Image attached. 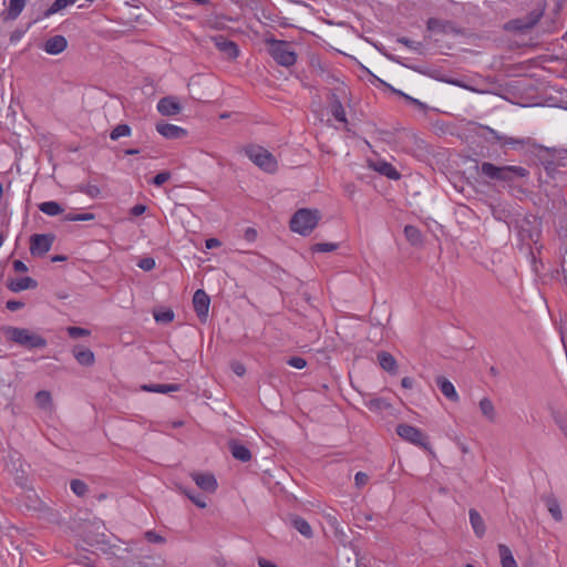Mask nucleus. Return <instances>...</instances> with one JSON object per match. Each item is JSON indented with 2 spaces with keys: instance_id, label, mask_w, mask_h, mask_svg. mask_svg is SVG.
Returning <instances> with one entry per match:
<instances>
[{
  "instance_id": "1",
  "label": "nucleus",
  "mask_w": 567,
  "mask_h": 567,
  "mask_svg": "<svg viewBox=\"0 0 567 567\" xmlns=\"http://www.w3.org/2000/svg\"><path fill=\"white\" fill-rule=\"evenodd\" d=\"M477 168L478 174L485 178L486 183H498L511 190L516 188L519 181L529 177V171L523 166L495 165L491 162H483Z\"/></svg>"
},
{
  "instance_id": "2",
  "label": "nucleus",
  "mask_w": 567,
  "mask_h": 567,
  "mask_svg": "<svg viewBox=\"0 0 567 567\" xmlns=\"http://www.w3.org/2000/svg\"><path fill=\"white\" fill-rule=\"evenodd\" d=\"M6 339L27 349H40L47 346V340L27 328L4 327L2 329Z\"/></svg>"
},
{
  "instance_id": "3",
  "label": "nucleus",
  "mask_w": 567,
  "mask_h": 567,
  "mask_svg": "<svg viewBox=\"0 0 567 567\" xmlns=\"http://www.w3.org/2000/svg\"><path fill=\"white\" fill-rule=\"evenodd\" d=\"M321 218L318 209L300 208L290 219V229L301 236H308Z\"/></svg>"
},
{
  "instance_id": "4",
  "label": "nucleus",
  "mask_w": 567,
  "mask_h": 567,
  "mask_svg": "<svg viewBox=\"0 0 567 567\" xmlns=\"http://www.w3.org/2000/svg\"><path fill=\"white\" fill-rule=\"evenodd\" d=\"M266 43L269 54L279 65L289 68L296 63L297 53L292 49L291 43L274 38L267 39Z\"/></svg>"
},
{
  "instance_id": "5",
  "label": "nucleus",
  "mask_w": 567,
  "mask_h": 567,
  "mask_svg": "<svg viewBox=\"0 0 567 567\" xmlns=\"http://www.w3.org/2000/svg\"><path fill=\"white\" fill-rule=\"evenodd\" d=\"M245 155L260 169L266 173H275L278 169V162L276 157L260 145H247L244 148Z\"/></svg>"
},
{
  "instance_id": "6",
  "label": "nucleus",
  "mask_w": 567,
  "mask_h": 567,
  "mask_svg": "<svg viewBox=\"0 0 567 567\" xmlns=\"http://www.w3.org/2000/svg\"><path fill=\"white\" fill-rule=\"evenodd\" d=\"M395 432L402 440L433 454L429 437L422 430L406 423H400L396 425Z\"/></svg>"
},
{
  "instance_id": "7",
  "label": "nucleus",
  "mask_w": 567,
  "mask_h": 567,
  "mask_svg": "<svg viewBox=\"0 0 567 567\" xmlns=\"http://www.w3.org/2000/svg\"><path fill=\"white\" fill-rule=\"evenodd\" d=\"M544 14L543 9H533L525 17L513 19L508 21L505 25L506 30L516 31V32H527L533 29L542 19Z\"/></svg>"
},
{
  "instance_id": "8",
  "label": "nucleus",
  "mask_w": 567,
  "mask_h": 567,
  "mask_svg": "<svg viewBox=\"0 0 567 567\" xmlns=\"http://www.w3.org/2000/svg\"><path fill=\"white\" fill-rule=\"evenodd\" d=\"M55 240L54 234H34L30 237V252L32 256L47 254Z\"/></svg>"
},
{
  "instance_id": "9",
  "label": "nucleus",
  "mask_w": 567,
  "mask_h": 567,
  "mask_svg": "<svg viewBox=\"0 0 567 567\" xmlns=\"http://www.w3.org/2000/svg\"><path fill=\"white\" fill-rule=\"evenodd\" d=\"M210 305L209 296L203 290L198 289L193 296V307L197 317L202 322H206Z\"/></svg>"
},
{
  "instance_id": "10",
  "label": "nucleus",
  "mask_w": 567,
  "mask_h": 567,
  "mask_svg": "<svg viewBox=\"0 0 567 567\" xmlns=\"http://www.w3.org/2000/svg\"><path fill=\"white\" fill-rule=\"evenodd\" d=\"M215 47L228 59L235 60L239 55V48L236 42L228 40L224 35H214L210 38Z\"/></svg>"
},
{
  "instance_id": "11",
  "label": "nucleus",
  "mask_w": 567,
  "mask_h": 567,
  "mask_svg": "<svg viewBox=\"0 0 567 567\" xmlns=\"http://www.w3.org/2000/svg\"><path fill=\"white\" fill-rule=\"evenodd\" d=\"M426 29L430 32L441 34L460 33V30L455 27V24L452 21L441 20L437 18H430L426 21Z\"/></svg>"
},
{
  "instance_id": "12",
  "label": "nucleus",
  "mask_w": 567,
  "mask_h": 567,
  "mask_svg": "<svg viewBox=\"0 0 567 567\" xmlns=\"http://www.w3.org/2000/svg\"><path fill=\"white\" fill-rule=\"evenodd\" d=\"M157 111L164 116L177 115L182 111V105L175 96H164L157 103Z\"/></svg>"
},
{
  "instance_id": "13",
  "label": "nucleus",
  "mask_w": 567,
  "mask_h": 567,
  "mask_svg": "<svg viewBox=\"0 0 567 567\" xmlns=\"http://www.w3.org/2000/svg\"><path fill=\"white\" fill-rule=\"evenodd\" d=\"M192 478L200 489L207 493H214L217 489V480L212 473H192Z\"/></svg>"
},
{
  "instance_id": "14",
  "label": "nucleus",
  "mask_w": 567,
  "mask_h": 567,
  "mask_svg": "<svg viewBox=\"0 0 567 567\" xmlns=\"http://www.w3.org/2000/svg\"><path fill=\"white\" fill-rule=\"evenodd\" d=\"M156 131L164 137L169 140L183 138L187 135V131L181 126L159 122L156 124Z\"/></svg>"
},
{
  "instance_id": "15",
  "label": "nucleus",
  "mask_w": 567,
  "mask_h": 567,
  "mask_svg": "<svg viewBox=\"0 0 567 567\" xmlns=\"http://www.w3.org/2000/svg\"><path fill=\"white\" fill-rule=\"evenodd\" d=\"M68 48V40L64 35L58 34L49 38L42 45V49L51 55L62 53Z\"/></svg>"
},
{
  "instance_id": "16",
  "label": "nucleus",
  "mask_w": 567,
  "mask_h": 567,
  "mask_svg": "<svg viewBox=\"0 0 567 567\" xmlns=\"http://www.w3.org/2000/svg\"><path fill=\"white\" fill-rule=\"evenodd\" d=\"M228 449L233 457L240 462H248L251 460L250 450L238 440H230L228 442Z\"/></svg>"
},
{
  "instance_id": "17",
  "label": "nucleus",
  "mask_w": 567,
  "mask_h": 567,
  "mask_svg": "<svg viewBox=\"0 0 567 567\" xmlns=\"http://www.w3.org/2000/svg\"><path fill=\"white\" fill-rule=\"evenodd\" d=\"M540 499L545 504V506L547 507V509L550 513L551 517L556 522H561L563 520V513H561V509H560V504H559L558 499L556 498V496L553 493L544 494V495L540 496Z\"/></svg>"
},
{
  "instance_id": "18",
  "label": "nucleus",
  "mask_w": 567,
  "mask_h": 567,
  "mask_svg": "<svg viewBox=\"0 0 567 567\" xmlns=\"http://www.w3.org/2000/svg\"><path fill=\"white\" fill-rule=\"evenodd\" d=\"M329 100H330V112L332 116L336 118V121L340 123H348L344 107L339 99V96L334 92L329 93Z\"/></svg>"
},
{
  "instance_id": "19",
  "label": "nucleus",
  "mask_w": 567,
  "mask_h": 567,
  "mask_svg": "<svg viewBox=\"0 0 567 567\" xmlns=\"http://www.w3.org/2000/svg\"><path fill=\"white\" fill-rule=\"evenodd\" d=\"M72 353L79 364L83 367H91L95 362V357L92 350L82 346H75Z\"/></svg>"
},
{
  "instance_id": "20",
  "label": "nucleus",
  "mask_w": 567,
  "mask_h": 567,
  "mask_svg": "<svg viewBox=\"0 0 567 567\" xmlns=\"http://www.w3.org/2000/svg\"><path fill=\"white\" fill-rule=\"evenodd\" d=\"M502 147L504 146H511L514 150L524 148V147H540L536 144V142L532 137H524V138H515L505 136L501 143Z\"/></svg>"
},
{
  "instance_id": "21",
  "label": "nucleus",
  "mask_w": 567,
  "mask_h": 567,
  "mask_svg": "<svg viewBox=\"0 0 567 567\" xmlns=\"http://www.w3.org/2000/svg\"><path fill=\"white\" fill-rule=\"evenodd\" d=\"M7 286L11 291L20 292L27 289H35L38 287V282L31 277H22L12 279Z\"/></svg>"
},
{
  "instance_id": "22",
  "label": "nucleus",
  "mask_w": 567,
  "mask_h": 567,
  "mask_svg": "<svg viewBox=\"0 0 567 567\" xmlns=\"http://www.w3.org/2000/svg\"><path fill=\"white\" fill-rule=\"evenodd\" d=\"M373 168L375 172L390 179L398 181L401 178L399 171L389 162L379 161L373 164Z\"/></svg>"
},
{
  "instance_id": "23",
  "label": "nucleus",
  "mask_w": 567,
  "mask_h": 567,
  "mask_svg": "<svg viewBox=\"0 0 567 567\" xmlns=\"http://www.w3.org/2000/svg\"><path fill=\"white\" fill-rule=\"evenodd\" d=\"M468 516H470V523L474 530V534L478 538H482L486 533V526H485V522H484L483 517L475 508H471L468 511Z\"/></svg>"
},
{
  "instance_id": "24",
  "label": "nucleus",
  "mask_w": 567,
  "mask_h": 567,
  "mask_svg": "<svg viewBox=\"0 0 567 567\" xmlns=\"http://www.w3.org/2000/svg\"><path fill=\"white\" fill-rule=\"evenodd\" d=\"M378 360H379V363L381 365V368L391 373V374H395L396 371H398V363H396V360L394 359V357L386 352V351H381L380 353H378Z\"/></svg>"
},
{
  "instance_id": "25",
  "label": "nucleus",
  "mask_w": 567,
  "mask_h": 567,
  "mask_svg": "<svg viewBox=\"0 0 567 567\" xmlns=\"http://www.w3.org/2000/svg\"><path fill=\"white\" fill-rule=\"evenodd\" d=\"M436 384L440 388L441 392L451 401L456 402L458 400V394L452 384L446 378L439 377L436 379Z\"/></svg>"
},
{
  "instance_id": "26",
  "label": "nucleus",
  "mask_w": 567,
  "mask_h": 567,
  "mask_svg": "<svg viewBox=\"0 0 567 567\" xmlns=\"http://www.w3.org/2000/svg\"><path fill=\"white\" fill-rule=\"evenodd\" d=\"M290 523H291V526L295 529H297L302 536H305L307 538L312 537V534H313L312 528L305 518H302L298 515H292L290 517Z\"/></svg>"
},
{
  "instance_id": "27",
  "label": "nucleus",
  "mask_w": 567,
  "mask_h": 567,
  "mask_svg": "<svg viewBox=\"0 0 567 567\" xmlns=\"http://www.w3.org/2000/svg\"><path fill=\"white\" fill-rule=\"evenodd\" d=\"M182 388L178 383H171V384H145L142 386V390L147 392H155V393H162L166 394L169 392H177Z\"/></svg>"
},
{
  "instance_id": "28",
  "label": "nucleus",
  "mask_w": 567,
  "mask_h": 567,
  "mask_svg": "<svg viewBox=\"0 0 567 567\" xmlns=\"http://www.w3.org/2000/svg\"><path fill=\"white\" fill-rule=\"evenodd\" d=\"M497 549L501 557L502 567H518L508 546H506L505 544H499L497 546Z\"/></svg>"
},
{
  "instance_id": "29",
  "label": "nucleus",
  "mask_w": 567,
  "mask_h": 567,
  "mask_svg": "<svg viewBox=\"0 0 567 567\" xmlns=\"http://www.w3.org/2000/svg\"><path fill=\"white\" fill-rule=\"evenodd\" d=\"M478 405L484 417L491 423H494L496 421V411L492 400L488 398H483Z\"/></svg>"
},
{
  "instance_id": "30",
  "label": "nucleus",
  "mask_w": 567,
  "mask_h": 567,
  "mask_svg": "<svg viewBox=\"0 0 567 567\" xmlns=\"http://www.w3.org/2000/svg\"><path fill=\"white\" fill-rule=\"evenodd\" d=\"M480 130H481L480 136L482 138H484L487 143L501 144L504 138V135L499 134L497 131H495L494 128H492L487 125H480Z\"/></svg>"
},
{
  "instance_id": "31",
  "label": "nucleus",
  "mask_w": 567,
  "mask_h": 567,
  "mask_svg": "<svg viewBox=\"0 0 567 567\" xmlns=\"http://www.w3.org/2000/svg\"><path fill=\"white\" fill-rule=\"evenodd\" d=\"M27 0H10L7 8V19L16 20L25 7Z\"/></svg>"
},
{
  "instance_id": "32",
  "label": "nucleus",
  "mask_w": 567,
  "mask_h": 567,
  "mask_svg": "<svg viewBox=\"0 0 567 567\" xmlns=\"http://www.w3.org/2000/svg\"><path fill=\"white\" fill-rule=\"evenodd\" d=\"M365 406L373 412L381 413L392 408V404L384 398H373L365 402Z\"/></svg>"
},
{
  "instance_id": "33",
  "label": "nucleus",
  "mask_w": 567,
  "mask_h": 567,
  "mask_svg": "<svg viewBox=\"0 0 567 567\" xmlns=\"http://www.w3.org/2000/svg\"><path fill=\"white\" fill-rule=\"evenodd\" d=\"M35 403L42 410L52 409V396L49 391L41 390L35 393Z\"/></svg>"
},
{
  "instance_id": "34",
  "label": "nucleus",
  "mask_w": 567,
  "mask_h": 567,
  "mask_svg": "<svg viewBox=\"0 0 567 567\" xmlns=\"http://www.w3.org/2000/svg\"><path fill=\"white\" fill-rule=\"evenodd\" d=\"M39 209L48 216H56L63 213L62 206L56 202H43L39 205Z\"/></svg>"
},
{
  "instance_id": "35",
  "label": "nucleus",
  "mask_w": 567,
  "mask_h": 567,
  "mask_svg": "<svg viewBox=\"0 0 567 567\" xmlns=\"http://www.w3.org/2000/svg\"><path fill=\"white\" fill-rule=\"evenodd\" d=\"M76 0H55L44 12H43V18H49L51 17L52 14L63 10L64 8H66L68 6H71L75 2Z\"/></svg>"
},
{
  "instance_id": "36",
  "label": "nucleus",
  "mask_w": 567,
  "mask_h": 567,
  "mask_svg": "<svg viewBox=\"0 0 567 567\" xmlns=\"http://www.w3.org/2000/svg\"><path fill=\"white\" fill-rule=\"evenodd\" d=\"M404 235L406 239L413 245H417L422 241V234L420 229L413 225H406L404 227Z\"/></svg>"
},
{
  "instance_id": "37",
  "label": "nucleus",
  "mask_w": 567,
  "mask_h": 567,
  "mask_svg": "<svg viewBox=\"0 0 567 567\" xmlns=\"http://www.w3.org/2000/svg\"><path fill=\"white\" fill-rule=\"evenodd\" d=\"M396 41L399 43L405 45L410 50L416 52L417 54H423L424 53V45H423L422 42L411 40V39H409L406 37H400V38L396 39Z\"/></svg>"
},
{
  "instance_id": "38",
  "label": "nucleus",
  "mask_w": 567,
  "mask_h": 567,
  "mask_svg": "<svg viewBox=\"0 0 567 567\" xmlns=\"http://www.w3.org/2000/svg\"><path fill=\"white\" fill-rule=\"evenodd\" d=\"M132 133V130L130 125L127 124H118L116 125L110 133V138L112 141H116L120 137L130 136Z\"/></svg>"
},
{
  "instance_id": "39",
  "label": "nucleus",
  "mask_w": 567,
  "mask_h": 567,
  "mask_svg": "<svg viewBox=\"0 0 567 567\" xmlns=\"http://www.w3.org/2000/svg\"><path fill=\"white\" fill-rule=\"evenodd\" d=\"M70 487L75 495L81 497L89 491L86 483L78 478L71 481Z\"/></svg>"
},
{
  "instance_id": "40",
  "label": "nucleus",
  "mask_w": 567,
  "mask_h": 567,
  "mask_svg": "<svg viewBox=\"0 0 567 567\" xmlns=\"http://www.w3.org/2000/svg\"><path fill=\"white\" fill-rule=\"evenodd\" d=\"M154 319L159 323H169L174 320V312L172 309L155 311Z\"/></svg>"
},
{
  "instance_id": "41",
  "label": "nucleus",
  "mask_w": 567,
  "mask_h": 567,
  "mask_svg": "<svg viewBox=\"0 0 567 567\" xmlns=\"http://www.w3.org/2000/svg\"><path fill=\"white\" fill-rule=\"evenodd\" d=\"M339 247L338 244L333 243H317L311 247L313 252H330Z\"/></svg>"
},
{
  "instance_id": "42",
  "label": "nucleus",
  "mask_w": 567,
  "mask_h": 567,
  "mask_svg": "<svg viewBox=\"0 0 567 567\" xmlns=\"http://www.w3.org/2000/svg\"><path fill=\"white\" fill-rule=\"evenodd\" d=\"M78 189H79V192L84 193L92 198L99 197V195L101 194L99 186L91 185V184L79 185Z\"/></svg>"
},
{
  "instance_id": "43",
  "label": "nucleus",
  "mask_w": 567,
  "mask_h": 567,
  "mask_svg": "<svg viewBox=\"0 0 567 567\" xmlns=\"http://www.w3.org/2000/svg\"><path fill=\"white\" fill-rule=\"evenodd\" d=\"M66 331H68V334L73 339H76L80 337H87L91 334L90 330H87L85 328H81V327H68Z\"/></svg>"
},
{
  "instance_id": "44",
  "label": "nucleus",
  "mask_w": 567,
  "mask_h": 567,
  "mask_svg": "<svg viewBox=\"0 0 567 567\" xmlns=\"http://www.w3.org/2000/svg\"><path fill=\"white\" fill-rule=\"evenodd\" d=\"M155 259L152 257H145L138 260L137 266L144 271H151L155 268Z\"/></svg>"
},
{
  "instance_id": "45",
  "label": "nucleus",
  "mask_w": 567,
  "mask_h": 567,
  "mask_svg": "<svg viewBox=\"0 0 567 567\" xmlns=\"http://www.w3.org/2000/svg\"><path fill=\"white\" fill-rule=\"evenodd\" d=\"M171 178V173L167 172V171H164V172H161L158 174H156L153 179H152V184L155 185V186H162L163 184H165L168 179Z\"/></svg>"
},
{
  "instance_id": "46",
  "label": "nucleus",
  "mask_w": 567,
  "mask_h": 567,
  "mask_svg": "<svg viewBox=\"0 0 567 567\" xmlns=\"http://www.w3.org/2000/svg\"><path fill=\"white\" fill-rule=\"evenodd\" d=\"M144 537L148 543H153V544H164L165 543V538L163 536L158 535L157 533H155L154 530L145 532Z\"/></svg>"
},
{
  "instance_id": "47",
  "label": "nucleus",
  "mask_w": 567,
  "mask_h": 567,
  "mask_svg": "<svg viewBox=\"0 0 567 567\" xmlns=\"http://www.w3.org/2000/svg\"><path fill=\"white\" fill-rule=\"evenodd\" d=\"M287 364L295 369H303L307 365V361L301 357H291L287 360Z\"/></svg>"
},
{
  "instance_id": "48",
  "label": "nucleus",
  "mask_w": 567,
  "mask_h": 567,
  "mask_svg": "<svg viewBox=\"0 0 567 567\" xmlns=\"http://www.w3.org/2000/svg\"><path fill=\"white\" fill-rule=\"evenodd\" d=\"M187 496L199 508H205L207 506L206 499L203 495H193L187 493Z\"/></svg>"
},
{
  "instance_id": "49",
  "label": "nucleus",
  "mask_w": 567,
  "mask_h": 567,
  "mask_svg": "<svg viewBox=\"0 0 567 567\" xmlns=\"http://www.w3.org/2000/svg\"><path fill=\"white\" fill-rule=\"evenodd\" d=\"M231 370L238 377H243L246 373L245 365L238 361L231 363Z\"/></svg>"
},
{
  "instance_id": "50",
  "label": "nucleus",
  "mask_w": 567,
  "mask_h": 567,
  "mask_svg": "<svg viewBox=\"0 0 567 567\" xmlns=\"http://www.w3.org/2000/svg\"><path fill=\"white\" fill-rule=\"evenodd\" d=\"M146 206L143 205V204H137V205H134L131 209H130V214L131 216H134V217H137V216H141L143 215L145 212H146Z\"/></svg>"
},
{
  "instance_id": "51",
  "label": "nucleus",
  "mask_w": 567,
  "mask_h": 567,
  "mask_svg": "<svg viewBox=\"0 0 567 567\" xmlns=\"http://www.w3.org/2000/svg\"><path fill=\"white\" fill-rule=\"evenodd\" d=\"M369 476L363 472H358L354 476L355 485L361 487L367 484Z\"/></svg>"
},
{
  "instance_id": "52",
  "label": "nucleus",
  "mask_w": 567,
  "mask_h": 567,
  "mask_svg": "<svg viewBox=\"0 0 567 567\" xmlns=\"http://www.w3.org/2000/svg\"><path fill=\"white\" fill-rule=\"evenodd\" d=\"M393 92L400 96H403L406 101H409L410 103L414 104V105H417V106H421V107H424V104L422 102H420L419 100L416 99H413L411 96H409L408 94L403 93L402 91L400 90H393Z\"/></svg>"
},
{
  "instance_id": "53",
  "label": "nucleus",
  "mask_w": 567,
  "mask_h": 567,
  "mask_svg": "<svg viewBox=\"0 0 567 567\" xmlns=\"http://www.w3.org/2000/svg\"><path fill=\"white\" fill-rule=\"evenodd\" d=\"M23 306H24V303L19 300H8L6 303L7 309L10 311H17V310L21 309Z\"/></svg>"
},
{
  "instance_id": "54",
  "label": "nucleus",
  "mask_w": 567,
  "mask_h": 567,
  "mask_svg": "<svg viewBox=\"0 0 567 567\" xmlns=\"http://www.w3.org/2000/svg\"><path fill=\"white\" fill-rule=\"evenodd\" d=\"M257 230L252 227H248L246 228L245 233H244V238L247 240V241H255L257 239Z\"/></svg>"
},
{
  "instance_id": "55",
  "label": "nucleus",
  "mask_w": 567,
  "mask_h": 567,
  "mask_svg": "<svg viewBox=\"0 0 567 567\" xmlns=\"http://www.w3.org/2000/svg\"><path fill=\"white\" fill-rule=\"evenodd\" d=\"M13 269L17 272H27L28 271L27 265L21 260L13 261Z\"/></svg>"
},
{
  "instance_id": "56",
  "label": "nucleus",
  "mask_w": 567,
  "mask_h": 567,
  "mask_svg": "<svg viewBox=\"0 0 567 567\" xmlns=\"http://www.w3.org/2000/svg\"><path fill=\"white\" fill-rule=\"evenodd\" d=\"M205 244H206V248L207 249L217 248V247H219L221 245V243L217 238L206 239Z\"/></svg>"
},
{
  "instance_id": "57",
  "label": "nucleus",
  "mask_w": 567,
  "mask_h": 567,
  "mask_svg": "<svg viewBox=\"0 0 567 567\" xmlns=\"http://www.w3.org/2000/svg\"><path fill=\"white\" fill-rule=\"evenodd\" d=\"M93 219H94V215L91 213H83V214L76 215L78 221H89V220H93Z\"/></svg>"
},
{
  "instance_id": "58",
  "label": "nucleus",
  "mask_w": 567,
  "mask_h": 567,
  "mask_svg": "<svg viewBox=\"0 0 567 567\" xmlns=\"http://www.w3.org/2000/svg\"><path fill=\"white\" fill-rule=\"evenodd\" d=\"M413 384H414V380L410 377H404L402 380H401V385L404 388V389H412L413 388Z\"/></svg>"
},
{
  "instance_id": "59",
  "label": "nucleus",
  "mask_w": 567,
  "mask_h": 567,
  "mask_svg": "<svg viewBox=\"0 0 567 567\" xmlns=\"http://www.w3.org/2000/svg\"><path fill=\"white\" fill-rule=\"evenodd\" d=\"M65 260H66V256H64V255H55V256L51 257L52 262H60V261H65Z\"/></svg>"
},
{
  "instance_id": "60",
  "label": "nucleus",
  "mask_w": 567,
  "mask_h": 567,
  "mask_svg": "<svg viewBox=\"0 0 567 567\" xmlns=\"http://www.w3.org/2000/svg\"><path fill=\"white\" fill-rule=\"evenodd\" d=\"M76 215L78 214H74V213H69L64 216V220H68V221H78L76 220Z\"/></svg>"
},
{
  "instance_id": "61",
  "label": "nucleus",
  "mask_w": 567,
  "mask_h": 567,
  "mask_svg": "<svg viewBox=\"0 0 567 567\" xmlns=\"http://www.w3.org/2000/svg\"><path fill=\"white\" fill-rule=\"evenodd\" d=\"M124 153H125V155H136V154L140 153V150H137V148H127V150H125Z\"/></svg>"
},
{
  "instance_id": "62",
  "label": "nucleus",
  "mask_w": 567,
  "mask_h": 567,
  "mask_svg": "<svg viewBox=\"0 0 567 567\" xmlns=\"http://www.w3.org/2000/svg\"><path fill=\"white\" fill-rule=\"evenodd\" d=\"M460 449H461V451H462L464 454L468 453V447H467L465 444H463V443H462V444L460 445Z\"/></svg>"
},
{
  "instance_id": "63",
  "label": "nucleus",
  "mask_w": 567,
  "mask_h": 567,
  "mask_svg": "<svg viewBox=\"0 0 567 567\" xmlns=\"http://www.w3.org/2000/svg\"><path fill=\"white\" fill-rule=\"evenodd\" d=\"M213 28H215V29H218V30H219V29H221V28H223V24H221V23H219V22H215V23L213 24Z\"/></svg>"
},
{
  "instance_id": "64",
  "label": "nucleus",
  "mask_w": 567,
  "mask_h": 567,
  "mask_svg": "<svg viewBox=\"0 0 567 567\" xmlns=\"http://www.w3.org/2000/svg\"><path fill=\"white\" fill-rule=\"evenodd\" d=\"M489 372H491V374L496 375L497 369L495 367H491Z\"/></svg>"
}]
</instances>
